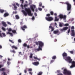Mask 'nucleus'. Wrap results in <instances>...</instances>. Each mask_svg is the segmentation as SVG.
Listing matches in <instances>:
<instances>
[{"label":"nucleus","mask_w":75,"mask_h":75,"mask_svg":"<svg viewBox=\"0 0 75 75\" xmlns=\"http://www.w3.org/2000/svg\"><path fill=\"white\" fill-rule=\"evenodd\" d=\"M21 28L23 31H25V29L27 28V27L26 25H24L23 26L21 27Z\"/></svg>","instance_id":"nucleus-12"},{"label":"nucleus","mask_w":75,"mask_h":75,"mask_svg":"<svg viewBox=\"0 0 75 75\" xmlns=\"http://www.w3.org/2000/svg\"><path fill=\"white\" fill-rule=\"evenodd\" d=\"M39 47L37 49V51H42V47L44 46V43L42 42L39 41H38Z\"/></svg>","instance_id":"nucleus-2"},{"label":"nucleus","mask_w":75,"mask_h":75,"mask_svg":"<svg viewBox=\"0 0 75 75\" xmlns=\"http://www.w3.org/2000/svg\"><path fill=\"white\" fill-rule=\"evenodd\" d=\"M9 16V14H8V13L7 12L5 13L4 15V16L5 17H7V16Z\"/></svg>","instance_id":"nucleus-17"},{"label":"nucleus","mask_w":75,"mask_h":75,"mask_svg":"<svg viewBox=\"0 0 75 75\" xmlns=\"http://www.w3.org/2000/svg\"><path fill=\"white\" fill-rule=\"evenodd\" d=\"M64 59H65V61H68L69 63H71L72 61V59H71V57L69 56L66 57V58Z\"/></svg>","instance_id":"nucleus-4"},{"label":"nucleus","mask_w":75,"mask_h":75,"mask_svg":"<svg viewBox=\"0 0 75 75\" xmlns=\"http://www.w3.org/2000/svg\"><path fill=\"white\" fill-rule=\"evenodd\" d=\"M69 52H70V53H71V54H73L74 53V51H70Z\"/></svg>","instance_id":"nucleus-46"},{"label":"nucleus","mask_w":75,"mask_h":75,"mask_svg":"<svg viewBox=\"0 0 75 75\" xmlns=\"http://www.w3.org/2000/svg\"><path fill=\"white\" fill-rule=\"evenodd\" d=\"M27 47L28 48H30V46H29V45H27Z\"/></svg>","instance_id":"nucleus-61"},{"label":"nucleus","mask_w":75,"mask_h":75,"mask_svg":"<svg viewBox=\"0 0 75 75\" xmlns=\"http://www.w3.org/2000/svg\"><path fill=\"white\" fill-rule=\"evenodd\" d=\"M6 34L4 33H0V37H6Z\"/></svg>","instance_id":"nucleus-15"},{"label":"nucleus","mask_w":75,"mask_h":75,"mask_svg":"<svg viewBox=\"0 0 75 75\" xmlns=\"http://www.w3.org/2000/svg\"><path fill=\"white\" fill-rule=\"evenodd\" d=\"M18 41L19 42H20V43H21V40L20 39H18Z\"/></svg>","instance_id":"nucleus-45"},{"label":"nucleus","mask_w":75,"mask_h":75,"mask_svg":"<svg viewBox=\"0 0 75 75\" xmlns=\"http://www.w3.org/2000/svg\"><path fill=\"white\" fill-rule=\"evenodd\" d=\"M24 72H25V73H27V70H25Z\"/></svg>","instance_id":"nucleus-63"},{"label":"nucleus","mask_w":75,"mask_h":75,"mask_svg":"<svg viewBox=\"0 0 75 75\" xmlns=\"http://www.w3.org/2000/svg\"><path fill=\"white\" fill-rule=\"evenodd\" d=\"M28 4H25L24 5V8H25V7H28Z\"/></svg>","instance_id":"nucleus-33"},{"label":"nucleus","mask_w":75,"mask_h":75,"mask_svg":"<svg viewBox=\"0 0 75 75\" xmlns=\"http://www.w3.org/2000/svg\"><path fill=\"white\" fill-rule=\"evenodd\" d=\"M23 55V54H22V53L21 52H19L18 55Z\"/></svg>","instance_id":"nucleus-42"},{"label":"nucleus","mask_w":75,"mask_h":75,"mask_svg":"<svg viewBox=\"0 0 75 75\" xmlns=\"http://www.w3.org/2000/svg\"><path fill=\"white\" fill-rule=\"evenodd\" d=\"M50 13L51 15H52V16L54 15V12H53V11H50Z\"/></svg>","instance_id":"nucleus-39"},{"label":"nucleus","mask_w":75,"mask_h":75,"mask_svg":"<svg viewBox=\"0 0 75 75\" xmlns=\"http://www.w3.org/2000/svg\"><path fill=\"white\" fill-rule=\"evenodd\" d=\"M40 64L39 62H33L32 64L35 66H38Z\"/></svg>","instance_id":"nucleus-13"},{"label":"nucleus","mask_w":75,"mask_h":75,"mask_svg":"<svg viewBox=\"0 0 75 75\" xmlns=\"http://www.w3.org/2000/svg\"><path fill=\"white\" fill-rule=\"evenodd\" d=\"M35 11L36 12H37V11H38V9L36 8Z\"/></svg>","instance_id":"nucleus-60"},{"label":"nucleus","mask_w":75,"mask_h":75,"mask_svg":"<svg viewBox=\"0 0 75 75\" xmlns=\"http://www.w3.org/2000/svg\"><path fill=\"white\" fill-rule=\"evenodd\" d=\"M4 10L3 9H0V12L1 13H4Z\"/></svg>","instance_id":"nucleus-28"},{"label":"nucleus","mask_w":75,"mask_h":75,"mask_svg":"<svg viewBox=\"0 0 75 75\" xmlns=\"http://www.w3.org/2000/svg\"><path fill=\"white\" fill-rule=\"evenodd\" d=\"M13 6H14V8L16 9L17 8V7L16 6V5L15 4H13Z\"/></svg>","instance_id":"nucleus-37"},{"label":"nucleus","mask_w":75,"mask_h":75,"mask_svg":"<svg viewBox=\"0 0 75 75\" xmlns=\"http://www.w3.org/2000/svg\"><path fill=\"white\" fill-rule=\"evenodd\" d=\"M53 33L54 34H58V33H59V30H57L54 31Z\"/></svg>","instance_id":"nucleus-18"},{"label":"nucleus","mask_w":75,"mask_h":75,"mask_svg":"<svg viewBox=\"0 0 75 75\" xmlns=\"http://www.w3.org/2000/svg\"><path fill=\"white\" fill-rule=\"evenodd\" d=\"M9 41H10V42H11V43H12V44H14V41L13 42V41L12 40H11L10 39L9 40Z\"/></svg>","instance_id":"nucleus-35"},{"label":"nucleus","mask_w":75,"mask_h":75,"mask_svg":"<svg viewBox=\"0 0 75 75\" xmlns=\"http://www.w3.org/2000/svg\"><path fill=\"white\" fill-rule=\"evenodd\" d=\"M63 74L64 75H66V74H67V75H71V71L67 70V69H65L63 70Z\"/></svg>","instance_id":"nucleus-3"},{"label":"nucleus","mask_w":75,"mask_h":75,"mask_svg":"<svg viewBox=\"0 0 75 75\" xmlns=\"http://www.w3.org/2000/svg\"><path fill=\"white\" fill-rule=\"evenodd\" d=\"M45 19L47 21H51L53 20V18L51 16L48 17H46Z\"/></svg>","instance_id":"nucleus-7"},{"label":"nucleus","mask_w":75,"mask_h":75,"mask_svg":"<svg viewBox=\"0 0 75 75\" xmlns=\"http://www.w3.org/2000/svg\"><path fill=\"white\" fill-rule=\"evenodd\" d=\"M52 58V59H55L57 58V56H53Z\"/></svg>","instance_id":"nucleus-25"},{"label":"nucleus","mask_w":75,"mask_h":75,"mask_svg":"<svg viewBox=\"0 0 75 75\" xmlns=\"http://www.w3.org/2000/svg\"><path fill=\"white\" fill-rule=\"evenodd\" d=\"M35 44H36V45H38V42H35Z\"/></svg>","instance_id":"nucleus-59"},{"label":"nucleus","mask_w":75,"mask_h":75,"mask_svg":"<svg viewBox=\"0 0 75 75\" xmlns=\"http://www.w3.org/2000/svg\"><path fill=\"white\" fill-rule=\"evenodd\" d=\"M62 55L63 57V59H64L66 57H67L68 56V54L67 53H65V52H64L63 53Z\"/></svg>","instance_id":"nucleus-11"},{"label":"nucleus","mask_w":75,"mask_h":75,"mask_svg":"<svg viewBox=\"0 0 75 75\" xmlns=\"http://www.w3.org/2000/svg\"><path fill=\"white\" fill-rule=\"evenodd\" d=\"M12 31V29H11V28H9L8 29V32H9L10 31Z\"/></svg>","instance_id":"nucleus-41"},{"label":"nucleus","mask_w":75,"mask_h":75,"mask_svg":"<svg viewBox=\"0 0 75 75\" xmlns=\"http://www.w3.org/2000/svg\"><path fill=\"white\" fill-rule=\"evenodd\" d=\"M3 67V66L0 64V69L2 68V67Z\"/></svg>","instance_id":"nucleus-58"},{"label":"nucleus","mask_w":75,"mask_h":75,"mask_svg":"<svg viewBox=\"0 0 75 75\" xmlns=\"http://www.w3.org/2000/svg\"><path fill=\"white\" fill-rule=\"evenodd\" d=\"M12 33H13L14 34H15V33H16V30H12Z\"/></svg>","instance_id":"nucleus-29"},{"label":"nucleus","mask_w":75,"mask_h":75,"mask_svg":"<svg viewBox=\"0 0 75 75\" xmlns=\"http://www.w3.org/2000/svg\"><path fill=\"white\" fill-rule=\"evenodd\" d=\"M10 52H13V53H14V54H15V53H16V51H15L14 50H10Z\"/></svg>","instance_id":"nucleus-30"},{"label":"nucleus","mask_w":75,"mask_h":75,"mask_svg":"<svg viewBox=\"0 0 75 75\" xmlns=\"http://www.w3.org/2000/svg\"><path fill=\"white\" fill-rule=\"evenodd\" d=\"M51 16V14L50 13H48L46 15V16H47V17H50V16Z\"/></svg>","instance_id":"nucleus-40"},{"label":"nucleus","mask_w":75,"mask_h":75,"mask_svg":"<svg viewBox=\"0 0 75 75\" xmlns=\"http://www.w3.org/2000/svg\"><path fill=\"white\" fill-rule=\"evenodd\" d=\"M57 72L58 73H60V71L59 70H57Z\"/></svg>","instance_id":"nucleus-57"},{"label":"nucleus","mask_w":75,"mask_h":75,"mask_svg":"<svg viewBox=\"0 0 75 75\" xmlns=\"http://www.w3.org/2000/svg\"><path fill=\"white\" fill-rule=\"evenodd\" d=\"M59 18H57V16L55 17L54 21H59Z\"/></svg>","instance_id":"nucleus-20"},{"label":"nucleus","mask_w":75,"mask_h":75,"mask_svg":"<svg viewBox=\"0 0 75 75\" xmlns=\"http://www.w3.org/2000/svg\"><path fill=\"white\" fill-rule=\"evenodd\" d=\"M71 30V29L69 28V30H68V31H67V33L68 34V35H69V33H70V30Z\"/></svg>","instance_id":"nucleus-36"},{"label":"nucleus","mask_w":75,"mask_h":75,"mask_svg":"<svg viewBox=\"0 0 75 75\" xmlns=\"http://www.w3.org/2000/svg\"><path fill=\"white\" fill-rule=\"evenodd\" d=\"M70 63H71V65L70 66V68H72L74 67H75V61H71V62Z\"/></svg>","instance_id":"nucleus-9"},{"label":"nucleus","mask_w":75,"mask_h":75,"mask_svg":"<svg viewBox=\"0 0 75 75\" xmlns=\"http://www.w3.org/2000/svg\"><path fill=\"white\" fill-rule=\"evenodd\" d=\"M7 64L8 65H10V64H11V63L10 62L8 61Z\"/></svg>","instance_id":"nucleus-50"},{"label":"nucleus","mask_w":75,"mask_h":75,"mask_svg":"<svg viewBox=\"0 0 75 75\" xmlns=\"http://www.w3.org/2000/svg\"><path fill=\"white\" fill-rule=\"evenodd\" d=\"M16 19H19L20 18L19 16L18 15H16Z\"/></svg>","instance_id":"nucleus-31"},{"label":"nucleus","mask_w":75,"mask_h":75,"mask_svg":"<svg viewBox=\"0 0 75 75\" xmlns=\"http://www.w3.org/2000/svg\"><path fill=\"white\" fill-rule=\"evenodd\" d=\"M23 46L24 47H27V44L26 43H24L23 45Z\"/></svg>","instance_id":"nucleus-26"},{"label":"nucleus","mask_w":75,"mask_h":75,"mask_svg":"<svg viewBox=\"0 0 75 75\" xmlns=\"http://www.w3.org/2000/svg\"><path fill=\"white\" fill-rule=\"evenodd\" d=\"M35 16H37V13H35Z\"/></svg>","instance_id":"nucleus-62"},{"label":"nucleus","mask_w":75,"mask_h":75,"mask_svg":"<svg viewBox=\"0 0 75 75\" xmlns=\"http://www.w3.org/2000/svg\"><path fill=\"white\" fill-rule=\"evenodd\" d=\"M71 36L72 37H75V30H74V29H75V28H74V26H72L71 27Z\"/></svg>","instance_id":"nucleus-5"},{"label":"nucleus","mask_w":75,"mask_h":75,"mask_svg":"<svg viewBox=\"0 0 75 75\" xmlns=\"http://www.w3.org/2000/svg\"><path fill=\"white\" fill-rule=\"evenodd\" d=\"M33 58H34V59H37L38 60V61H40V60H41V59H40L38 58L37 57V56H34Z\"/></svg>","instance_id":"nucleus-21"},{"label":"nucleus","mask_w":75,"mask_h":75,"mask_svg":"<svg viewBox=\"0 0 75 75\" xmlns=\"http://www.w3.org/2000/svg\"><path fill=\"white\" fill-rule=\"evenodd\" d=\"M59 17L60 19L63 18L64 20H66L67 16L65 15L63 16V15L60 14L59 15Z\"/></svg>","instance_id":"nucleus-8"},{"label":"nucleus","mask_w":75,"mask_h":75,"mask_svg":"<svg viewBox=\"0 0 75 75\" xmlns=\"http://www.w3.org/2000/svg\"><path fill=\"white\" fill-rule=\"evenodd\" d=\"M42 71H40L38 74H37L38 75H42Z\"/></svg>","instance_id":"nucleus-27"},{"label":"nucleus","mask_w":75,"mask_h":75,"mask_svg":"<svg viewBox=\"0 0 75 75\" xmlns=\"http://www.w3.org/2000/svg\"><path fill=\"white\" fill-rule=\"evenodd\" d=\"M30 8L34 12V9L35 8V5H31L30 6Z\"/></svg>","instance_id":"nucleus-10"},{"label":"nucleus","mask_w":75,"mask_h":75,"mask_svg":"<svg viewBox=\"0 0 75 75\" xmlns=\"http://www.w3.org/2000/svg\"><path fill=\"white\" fill-rule=\"evenodd\" d=\"M2 24L3 25V26H4L5 27H7V24H6V23L4 21H2Z\"/></svg>","instance_id":"nucleus-16"},{"label":"nucleus","mask_w":75,"mask_h":75,"mask_svg":"<svg viewBox=\"0 0 75 75\" xmlns=\"http://www.w3.org/2000/svg\"><path fill=\"white\" fill-rule=\"evenodd\" d=\"M2 75H6V72H3L2 73Z\"/></svg>","instance_id":"nucleus-48"},{"label":"nucleus","mask_w":75,"mask_h":75,"mask_svg":"<svg viewBox=\"0 0 75 75\" xmlns=\"http://www.w3.org/2000/svg\"><path fill=\"white\" fill-rule=\"evenodd\" d=\"M7 34H9L11 37H13V34L12 33H10V32H8L7 33Z\"/></svg>","instance_id":"nucleus-22"},{"label":"nucleus","mask_w":75,"mask_h":75,"mask_svg":"<svg viewBox=\"0 0 75 75\" xmlns=\"http://www.w3.org/2000/svg\"><path fill=\"white\" fill-rule=\"evenodd\" d=\"M59 27H62V24L61 23H59Z\"/></svg>","instance_id":"nucleus-44"},{"label":"nucleus","mask_w":75,"mask_h":75,"mask_svg":"<svg viewBox=\"0 0 75 75\" xmlns=\"http://www.w3.org/2000/svg\"><path fill=\"white\" fill-rule=\"evenodd\" d=\"M1 71H2L3 72H4V71H6V69L4 68H2L1 69H0Z\"/></svg>","instance_id":"nucleus-24"},{"label":"nucleus","mask_w":75,"mask_h":75,"mask_svg":"<svg viewBox=\"0 0 75 75\" xmlns=\"http://www.w3.org/2000/svg\"><path fill=\"white\" fill-rule=\"evenodd\" d=\"M33 53H30V58H33Z\"/></svg>","instance_id":"nucleus-32"},{"label":"nucleus","mask_w":75,"mask_h":75,"mask_svg":"<svg viewBox=\"0 0 75 75\" xmlns=\"http://www.w3.org/2000/svg\"><path fill=\"white\" fill-rule=\"evenodd\" d=\"M16 6H18V7H19V4H18V3H16Z\"/></svg>","instance_id":"nucleus-54"},{"label":"nucleus","mask_w":75,"mask_h":75,"mask_svg":"<svg viewBox=\"0 0 75 75\" xmlns=\"http://www.w3.org/2000/svg\"><path fill=\"white\" fill-rule=\"evenodd\" d=\"M32 69H28V71H32Z\"/></svg>","instance_id":"nucleus-51"},{"label":"nucleus","mask_w":75,"mask_h":75,"mask_svg":"<svg viewBox=\"0 0 75 75\" xmlns=\"http://www.w3.org/2000/svg\"><path fill=\"white\" fill-rule=\"evenodd\" d=\"M51 28V31H54V28L50 26H49V28Z\"/></svg>","instance_id":"nucleus-23"},{"label":"nucleus","mask_w":75,"mask_h":75,"mask_svg":"<svg viewBox=\"0 0 75 75\" xmlns=\"http://www.w3.org/2000/svg\"><path fill=\"white\" fill-rule=\"evenodd\" d=\"M13 49L14 48L15 50H17L18 48L15 45H13L11 47Z\"/></svg>","instance_id":"nucleus-19"},{"label":"nucleus","mask_w":75,"mask_h":75,"mask_svg":"<svg viewBox=\"0 0 75 75\" xmlns=\"http://www.w3.org/2000/svg\"><path fill=\"white\" fill-rule=\"evenodd\" d=\"M25 11L24 10H22V12L23 13L25 16H27V14L29 16H33V14L31 13V11L30 8H25Z\"/></svg>","instance_id":"nucleus-1"},{"label":"nucleus","mask_w":75,"mask_h":75,"mask_svg":"<svg viewBox=\"0 0 75 75\" xmlns=\"http://www.w3.org/2000/svg\"><path fill=\"white\" fill-rule=\"evenodd\" d=\"M64 25L65 26H68V25H69V24H68V23H67L66 24Z\"/></svg>","instance_id":"nucleus-52"},{"label":"nucleus","mask_w":75,"mask_h":75,"mask_svg":"<svg viewBox=\"0 0 75 75\" xmlns=\"http://www.w3.org/2000/svg\"><path fill=\"white\" fill-rule=\"evenodd\" d=\"M67 5V10L68 11H69L71 10V5L68 2H67L65 3Z\"/></svg>","instance_id":"nucleus-6"},{"label":"nucleus","mask_w":75,"mask_h":75,"mask_svg":"<svg viewBox=\"0 0 75 75\" xmlns=\"http://www.w3.org/2000/svg\"><path fill=\"white\" fill-rule=\"evenodd\" d=\"M21 7L22 8H23V4H21Z\"/></svg>","instance_id":"nucleus-56"},{"label":"nucleus","mask_w":75,"mask_h":75,"mask_svg":"<svg viewBox=\"0 0 75 75\" xmlns=\"http://www.w3.org/2000/svg\"><path fill=\"white\" fill-rule=\"evenodd\" d=\"M38 9H39V10H40V11H42V8H39Z\"/></svg>","instance_id":"nucleus-55"},{"label":"nucleus","mask_w":75,"mask_h":75,"mask_svg":"<svg viewBox=\"0 0 75 75\" xmlns=\"http://www.w3.org/2000/svg\"><path fill=\"white\" fill-rule=\"evenodd\" d=\"M68 29V27H64L63 29H60V31L61 32H62L63 31H65V30H67Z\"/></svg>","instance_id":"nucleus-14"},{"label":"nucleus","mask_w":75,"mask_h":75,"mask_svg":"<svg viewBox=\"0 0 75 75\" xmlns=\"http://www.w3.org/2000/svg\"><path fill=\"white\" fill-rule=\"evenodd\" d=\"M32 19L34 20L35 19V18L34 17V16L32 18Z\"/></svg>","instance_id":"nucleus-53"},{"label":"nucleus","mask_w":75,"mask_h":75,"mask_svg":"<svg viewBox=\"0 0 75 75\" xmlns=\"http://www.w3.org/2000/svg\"><path fill=\"white\" fill-rule=\"evenodd\" d=\"M6 23L10 25H11V23L10 22L7 21Z\"/></svg>","instance_id":"nucleus-34"},{"label":"nucleus","mask_w":75,"mask_h":75,"mask_svg":"<svg viewBox=\"0 0 75 75\" xmlns=\"http://www.w3.org/2000/svg\"><path fill=\"white\" fill-rule=\"evenodd\" d=\"M54 62V60H51L50 61V64H52V63L53 62Z\"/></svg>","instance_id":"nucleus-43"},{"label":"nucleus","mask_w":75,"mask_h":75,"mask_svg":"<svg viewBox=\"0 0 75 75\" xmlns=\"http://www.w3.org/2000/svg\"><path fill=\"white\" fill-rule=\"evenodd\" d=\"M57 75H63V74H59Z\"/></svg>","instance_id":"nucleus-64"},{"label":"nucleus","mask_w":75,"mask_h":75,"mask_svg":"<svg viewBox=\"0 0 75 75\" xmlns=\"http://www.w3.org/2000/svg\"><path fill=\"white\" fill-rule=\"evenodd\" d=\"M39 6L40 7H41L42 6V3L41 2L40 3Z\"/></svg>","instance_id":"nucleus-47"},{"label":"nucleus","mask_w":75,"mask_h":75,"mask_svg":"<svg viewBox=\"0 0 75 75\" xmlns=\"http://www.w3.org/2000/svg\"><path fill=\"white\" fill-rule=\"evenodd\" d=\"M20 1L21 3L22 4H23L24 3V0H20Z\"/></svg>","instance_id":"nucleus-38"},{"label":"nucleus","mask_w":75,"mask_h":75,"mask_svg":"<svg viewBox=\"0 0 75 75\" xmlns=\"http://www.w3.org/2000/svg\"><path fill=\"white\" fill-rule=\"evenodd\" d=\"M2 29L4 31H6V29H5V28H4L2 27Z\"/></svg>","instance_id":"nucleus-49"}]
</instances>
